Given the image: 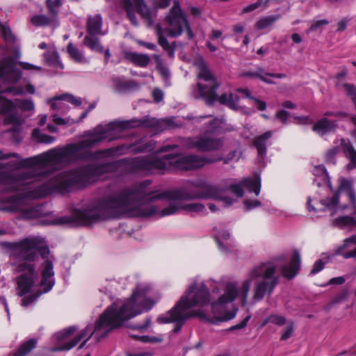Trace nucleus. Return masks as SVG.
I'll return each instance as SVG.
<instances>
[{
    "label": "nucleus",
    "instance_id": "obj_17",
    "mask_svg": "<svg viewBox=\"0 0 356 356\" xmlns=\"http://www.w3.org/2000/svg\"><path fill=\"white\" fill-rule=\"evenodd\" d=\"M188 145L191 148H195L200 152L218 151L224 146V140L220 138L198 137L190 139Z\"/></svg>",
    "mask_w": 356,
    "mask_h": 356
},
{
    "label": "nucleus",
    "instance_id": "obj_22",
    "mask_svg": "<svg viewBox=\"0 0 356 356\" xmlns=\"http://www.w3.org/2000/svg\"><path fill=\"white\" fill-rule=\"evenodd\" d=\"M340 146L344 156L349 161L346 169L349 171L356 168V149L350 140L341 138Z\"/></svg>",
    "mask_w": 356,
    "mask_h": 356
},
{
    "label": "nucleus",
    "instance_id": "obj_28",
    "mask_svg": "<svg viewBox=\"0 0 356 356\" xmlns=\"http://www.w3.org/2000/svg\"><path fill=\"white\" fill-rule=\"evenodd\" d=\"M138 13L143 19L147 21L149 25H152L153 19L149 8L145 3L143 0H133Z\"/></svg>",
    "mask_w": 356,
    "mask_h": 356
},
{
    "label": "nucleus",
    "instance_id": "obj_16",
    "mask_svg": "<svg viewBox=\"0 0 356 356\" xmlns=\"http://www.w3.org/2000/svg\"><path fill=\"white\" fill-rule=\"evenodd\" d=\"M26 177L23 174L13 175L6 172H0V184L6 187L3 193H13L26 191L28 184L24 182Z\"/></svg>",
    "mask_w": 356,
    "mask_h": 356
},
{
    "label": "nucleus",
    "instance_id": "obj_50",
    "mask_svg": "<svg viewBox=\"0 0 356 356\" xmlns=\"http://www.w3.org/2000/svg\"><path fill=\"white\" fill-rule=\"evenodd\" d=\"M269 317L270 323L281 326L285 324L286 323V318L283 316L273 314L270 315Z\"/></svg>",
    "mask_w": 356,
    "mask_h": 356
},
{
    "label": "nucleus",
    "instance_id": "obj_58",
    "mask_svg": "<svg viewBox=\"0 0 356 356\" xmlns=\"http://www.w3.org/2000/svg\"><path fill=\"white\" fill-rule=\"evenodd\" d=\"M244 204L248 210H251L254 208L259 207L261 205V202L257 200H247L244 201Z\"/></svg>",
    "mask_w": 356,
    "mask_h": 356
},
{
    "label": "nucleus",
    "instance_id": "obj_61",
    "mask_svg": "<svg viewBox=\"0 0 356 356\" xmlns=\"http://www.w3.org/2000/svg\"><path fill=\"white\" fill-rule=\"evenodd\" d=\"M6 92L13 93L14 95H23L24 93V90L23 87H9L6 89Z\"/></svg>",
    "mask_w": 356,
    "mask_h": 356
},
{
    "label": "nucleus",
    "instance_id": "obj_48",
    "mask_svg": "<svg viewBox=\"0 0 356 356\" xmlns=\"http://www.w3.org/2000/svg\"><path fill=\"white\" fill-rule=\"evenodd\" d=\"M325 263L323 259H319L315 261L312 268L310 270L309 275L313 276L321 272L325 267Z\"/></svg>",
    "mask_w": 356,
    "mask_h": 356
},
{
    "label": "nucleus",
    "instance_id": "obj_47",
    "mask_svg": "<svg viewBox=\"0 0 356 356\" xmlns=\"http://www.w3.org/2000/svg\"><path fill=\"white\" fill-rule=\"evenodd\" d=\"M314 175L316 177H321L322 180L327 179L328 178V172L323 165H318L314 167Z\"/></svg>",
    "mask_w": 356,
    "mask_h": 356
},
{
    "label": "nucleus",
    "instance_id": "obj_59",
    "mask_svg": "<svg viewBox=\"0 0 356 356\" xmlns=\"http://www.w3.org/2000/svg\"><path fill=\"white\" fill-rule=\"evenodd\" d=\"M276 118L283 123H286L289 118V112L285 110H280L276 113Z\"/></svg>",
    "mask_w": 356,
    "mask_h": 356
},
{
    "label": "nucleus",
    "instance_id": "obj_46",
    "mask_svg": "<svg viewBox=\"0 0 356 356\" xmlns=\"http://www.w3.org/2000/svg\"><path fill=\"white\" fill-rule=\"evenodd\" d=\"M16 104L22 111H32L34 108L33 102L30 99H19Z\"/></svg>",
    "mask_w": 356,
    "mask_h": 356
},
{
    "label": "nucleus",
    "instance_id": "obj_13",
    "mask_svg": "<svg viewBox=\"0 0 356 356\" xmlns=\"http://www.w3.org/2000/svg\"><path fill=\"white\" fill-rule=\"evenodd\" d=\"M44 4L48 15H35L31 19V22L35 26H50L53 29L59 25L58 14L63 5L62 0H45Z\"/></svg>",
    "mask_w": 356,
    "mask_h": 356
},
{
    "label": "nucleus",
    "instance_id": "obj_20",
    "mask_svg": "<svg viewBox=\"0 0 356 356\" xmlns=\"http://www.w3.org/2000/svg\"><path fill=\"white\" fill-rule=\"evenodd\" d=\"M170 201L171 202L168 207H165L160 211V216L172 215L179 210H185L191 212H201L205 208L204 205L202 203L182 204L179 202L181 200Z\"/></svg>",
    "mask_w": 356,
    "mask_h": 356
},
{
    "label": "nucleus",
    "instance_id": "obj_55",
    "mask_svg": "<svg viewBox=\"0 0 356 356\" xmlns=\"http://www.w3.org/2000/svg\"><path fill=\"white\" fill-rule=\"evenodd\" d=\"M329 24V21L327 19H321L314 22V23L311 25L309 30L311 31H314L321 26L327 25Z\"/></svg>",
    "mask_w": 356,
    "mask_h": 356
},
{
    "label": "nucleus",
    "instance_id": "obj_26",
    "mask_svg": "<svg viewBox=\"0 0 356 356\" xmlns=\"http://www.w3.org/2000/svg\"><path fill=\"white\" fill-rule=\"evenodd\" d=\"M213 105L218 102L221 105H225L232 110H237V104L239 102V97L234 95L232 92L229 95L223 93L218 95L217 92L214 95Z\"/></svg>",
    "mask_w": 356,
    "mask_h": 356
},
{
    "label": "nucleus",
    "instance_id": "obj_11",
    "mask_svg": "<svg viewBox=\"0 0 356 356\" xmlns=\"http://www.w3.org/2000/svg\"><path fill=\"white\" fill-rule=\"evenodd\" d=\"M165 22L170 26L168 31L170 36L177 37L181 35L183 31L186 29L188 39H193L194 34L190 27L189 22L183 13L178 1H174L172 7L170 9L168 14L165 18Z\"/></svg>",
    "mask_w": 356,
    "mask_h": 356
},
{
    "label": "nucleus",
    "instance_id": "obj_56",
    "mask_svg": "<svg viewBox=\"0 0 356 356\" xmlns=\"http://www.w3.org/2000/svg\"><path fill=\"white\" fill-rule=\"evenodd\" d=\"M261 3H262V0H257V2L251 3L247 6L244 7L243 9V13H250V12H252V11L256 10L257 8H258L259 7V6L261 4Z\"/></svg>",
    "mask_w": 356,
    "mask_h": 356
},
{
    "label": "nucleus",
    "instance_id": "obj_36",
    "mask_svg": "<svg viewBox=\"0 0 356 356\" xmlns=\"http://www.w3.org/2000/svg\"><path fill=\"white\" fill-rule=\"evenodd\" d=\"M116 127L121 130L139 128V120L137 118H132L127 120H122L115 122Z\"/></svg>",
    "mask_w": 356,
    "mask_h": 356
},
{
    "label": "nucleus",
    "instance_id": "obj_10",
    "mask_svg": "<svg viewBox=\"0 0 356 356\" xmlns=\"http://www.w3.org/2000/svg\"><path fill=\"white\" fill-rule=\"evenodd\" d=\"M175 160V154L164 155L161 158H151L140 156L132 158L133 173L143 172L145 173L159 172L164 174L165 171L173 168L170 161Z\"/></svg>",
    "mask_w": 356,
    "mask_h": 356
},
{
    "label": "nucleus",
    "instance_id": "obj_2",
    "mask_svg": "<svg viewBox=\"0 0 356 356\" xmlns=\"http://www.w3.org/2000/svg\"><path fill=\"white\" fill-rule=\"evenodd\" d=\"M150 289L151 286L148 284H138L131 298L122 306L118 308L116 303L112 304L99 316L95 326L87 325L73 339H70V337L77 330L76 326H70L57 332L55 337L59 343L63 344L60 347L52 348V351L69 350L79 342L83 341L79 346V348H81L92 337H94L97 341H100L112 330L121 327L126 321L149 311L154 305L153 300L147 296Z\"/></svg>",
    "mask_w": 356,
    "mask_h": 356
},
{
    "label": "nucleus",
    "instance_id": "obj_34",
    "mask_svg": "<svg viewBox=\"0 0 356 356\" xmlns=\"http://www.w3.org/2000/svg\"><path fill=\"white\" fill-rule=\"evenodd\" d=\"M122 5L123 8L127 12V17L131 24L135 26L138 25L137 17L131 0H122Z\"/></svg>",
    "mask_w": 356,
    "mask_h": 356
},
{
    "label": "nucleus",
    "instance_id": "obj_24",
    "mask_svg": "<svg viewBox=\"0 0 356 356\" xmlns=\"http://www.w3.org/2000/svg\"><path fill=\"white\" fill-rule=\"evenodd\" d=\"M273 132L268 131L253 138L252 145L257 149V154L261 157L266 154L268 140L272 138Z\"/></svg>",
    "mask_w": 356,
    "mask_h": 356
},
{
    "label": "nucleus",
    "instance_id": "obj_18",
    "mask_svg": "<svg viewBox=\"0 0 356 356\" xmlns=\"http://www.w3.org/2000/svg\"><path fill=\"white\" fill-rule=\"evenodd\" d=\"M22 78V72L17 69L15 60L8 56L0 64V79L10 83H16Z\"/></svg>",
    "mask_w": 356,
    "mask_h": 356
},
{
    "label": "nucleus",
    "instance_id": "obj_9",
    "mask_svg": "<svg viewBox=\"0 0 356 356\" xmlns=\"http://www.w3.org/2000/svg\"><path fill=\"white\" fill-rule=\"evenodd\" d=\"M195 65L198 70L197 78L200 80L197 84L200 96L207 105L212 106L215 99L214 95L220 84L210 71L202 57L197 59Z\"/></svg>",
    "mask_w": 356,
    "mask_h": 356
},
{
    "label": "nucleus",
    "instance_id": "obj_39",
    "mask_svg": "<svg viewBox=\"0 0 356 356\" xmlns=\"http://www.w3.org/2000/svg\"><path fill=\"white\" fill-rule=\"evenodd\" d=\"M334 224L340 227L346 226L355 227L356 220L352 216H343L335 218Z\"/></svg>",
    "mask_w": 356,
    "mask_h": 356
},
{
    "label": "nucleus",
    "instance_id": "obj_7",
    "mask_svg": "<svg viewBox=\"0 0 356 356\" xmlns=\"http://www.w3.org/2000/svg\"><path fill=\"white\" fill-rule=\"evenodd\" d=\"M132 158H124L117 161L102 163H90L72 168L77 188H83L95 182L101 176L115 173L124 168V172L133 173Z\"/></svg>",
    "mask_w": 356,
    "mask_h": 356
},
{
    "label": "nucleus",
    "instance_id": "obj_4",
    "mask_svg": "<svg viewBox=\"0 0 356 356\" xmlns=\"http://www.w3.org/2000/svg\"><path fill=\"white\" fill-rule=\"evenodd\" d=\"M280 259L274 261H265L259 265L254 266L248 273L247 279L245 280L241 290L238 291V283L236 281L226 282L224 293L218 300L211 302L212 312L214 314L226 307L228 303L234 302L238 296L243 305H246L248 297L251 286L252 281L262 278L264 280L258 282L254 288L253 299L255 302L264 299L266 296H270L279 283V277L276 276V266Z\"/></svg>",
    "mask_w": 356,
    "mask_h": 356
},
{
    "label": "nucleus",
    "instance_id": "obj_25",
    "mask_svg": "<svg viewBox=\"0 0 356 356\" xmlns=\"http://www.w3.org/2000/svg\"><path fill=\"white\" fill-rule=\"evenodd\" d=\"M139 120V127L145 128H154L156 129H164L171 125L172 121L170 120H165L160 121L155 118H152L148 115L144 116Z\"/></svg>",
    "mask_w": 356,
    "mask_h": 356
},
{
    "label": "nucleus",
    "instance_id": "obj_40",
    "mask_svg": "<svg viewBox=\"0 0 356 356\" xmlns=\"http://www.w3.org/2000/svg\"><path fill=\"white\" fill-rule=\"evenodd\" d=\"M46 62L50 65H59L63 68V65L59 60L58 54L56 51H47L44 54Z\"/></svg>",
    "mask_w": 356,
    "mask_h": 356
},
{
    "label": "nucleus",
    "instance_id": "obj_35",
    "mask_svg": "<svg viewBox=\"0 0 356 356\" xmlns=\"http://www.w3.org/2000/svg\"><path fill=\"white\" fill-rule=\"evenodd\" d=\"M67 51L70 58L77 63H82L84 60L82 53L72 42L67 46Z\"/></svg>",
    "mask_w": 356,
    "mask_h": 356
},
{
    "label": "nucleus",
    "instance_id": "obj_23",
    "mask_svg": "<svg viewBox=\"0 0 356 356\" xmlns=\"http://www.w3.org/2000/svg\"><path fill=\"white\" fill-rule=\"evenodd\" d=\"M337 123L335 120H330L327 118H322L317 120L312 126V131L321 135L335 131Z\"/></svg>",
    "mask_w": 356,
    "mask_h": 356
},
{
    "label": "nucleus",
    "instance_id": "obj_44",
    "mask_svg": "<svg viewBox=\"0 0 356 356\" xmlns=\"http://www.w3.org/2000/svg\"><path fill=\"white\" fill-rule=\"evenodd\" d=\"M54 100H65L75 106H80L81 104V100L72 95H62L58 97H55Z\"/></svg>",
    "mask_w": 356,
    "mask_h": 356
},
{
    "label": "nucleus",
    "instance_id": "obj_62",
    "mask_svg": "<svg viewBox=\"0 0 356 356\" xmlns=\"http://www.w3.org/2000/svg\"><path fill=\"white\" fill-rule=\"evenodd\" d=\"M229 234L227 232H223L222 233H219L218 235L215 236L216 242L218 243V245H223V242L221 239L227 240L229 238Z\"/></svg>",
    "mask_w": 356,
    "mask_h": 356
},
{
    "label": "nucleus",
    "instance_id": "obj_37",
    "mask_svg": "<svg viewBox=\"0 0 356 356\" xmlns=\"http://www.w3.org/2000/svg\"><path fill=\"white\" fill-rule=\"evenodd\" d=\"M158 43L162 47V48L168 51V56L171 58L174 56L175 50V42L174 45L171 46L167 38L163 36L161 33H159Z\"/></svg>",
    "mask_w": 356,
    "mask_h": 356
},
{
    "label": "nucleus",
    "instance_id": "obj_38",
    "mask_svg": "<svg viewBox=\"0 0 356 356\" xmlns=\"http://www.w3.org/2000/svg\"><path fill=\"white\" fill-rule=\"evenodd\" d=\"M340 147L339 146H334L328 149L325 153V161L327 164H336L337 156L339 153Z\"/></svg>",
    "mask_w": 356,
    "mask_h": 356
},
{
    "label": "nucleus",
    "instance_id": "obj_51",
    "mask_svg": "<svg viewBox=\"0 0 356 356\" xmlns=\"http://www.w3.org/2000/svg\"><path fill=\"white\" fill-rule=\"evenodd\" d=\"M4 123L6 124H19V118L17 115L8 114L4 119Z\"/></svg>",
    "mask_w": 356,
    "mask_h": 356
},
{
    "label": "nucleus",
    "instance_id": "obj_52",
    "mask_svg": "<svg viewBox=\"0 0 356 356\" xmlns=\"http://www.w3.org/2000/svg\"><path fill=\"white\" fill-rule=\"evenodd\" d=\"M250 317H251L250 315L247 316L241 323L230 327L228 329V330L232 331V330H240V329L245 328L247 326V324H248L249 320L250 319Z\"/></svg>",
    "mask_w": 356,
    "mask_h": 356
},
{
    "label": "nucleus",
    "instance_id": "obj_14",
    "mask_svg": "<svg viewBox=\"0 0 356 356\" xmlns=\"http://www.w3.org/2000/svg\"><path fill=\"white\" fill-rule=\"evenodd\" d=\"M220 159L221 158H211L196 154H191L177 159L175 154V160L170 161V163H172L174 169L191 170L201 168L207 164L218 162Z\"/></svg>",
    "mask_w": 356,
    "mask_h": 356
},
{
    "label": "nucleus",
    "instance_id": "obj_8",
    "mask_svg": "<svg viewBox=\"0 0 356 356\" xmlns=\"http://www.w3.org/2000/svg\"><path fill=\"white\" fill-rule=\"evenodd\" d=\"M77 188L72 170L60 172L54 177L50 179L33 189L24 193L27 198L36 200L45 197L52 193H65L72 189Z\"/></svg>",
    "mask_w": 356,
    "mask_h": 356
},
{
    "label": "nucleus",
    "instance_id": "obj_42",
    "mask_svg": "<svg viewBox=\"0 0 356 356\" xmlns=\"http://www.w3.org/2000/svg\"><path fill=\"white\" fill-rule=\"evenodd\" d=\"M347 95L349 96L356 109V86L353 83H346L343 85Z\"/></svg>",
    "mask_w": 356,
    "mask_h": 356
},
{
    "label": "nucleus",
    "instance_id": "obj_53",
    "mask_svg": "<svg viewBox=\"0 0 356 356\" xmlns=\"http://www.w3.org/2000/svg\"><path fill=\"white\" fill-rule=\"evenodd\" d=\"M13 105L11 101L3 104L0 108V113L3 115H7L13 110Z\"/></svg>",
    "mask_w": 356,
    "mask_h": 356
},
{
    "label": "nucleus",
    "instance_id": "obj_60",
    "mask_svg": "<svg viewBox=\"0 0 356 356\" xmlns=\"http://www.w3.org/2000/svg\"><path fill=\"white\" fill-rule=\"evenodd\" d=\"M293 332V325L291 323L286 327V330L282 334L281 339L282 340L288 339L291 336Z\"/></svg>",
    "mask_w": 356,
    "mask_h": 356
},
{
    "label": "nucleus",
    "instance_id": "obj_1",
    "mask_svg": "<svg viewBox=\"0 0 356 356\" xmlns=\"http://www.w3.org/2000/svg\"><path fill=\"white\" fill-rule=\"evenodd\" d=\"M152 184L145 180L136 184L133 188H124L118 193L99 200L95 206L84 211L77 210L71 216H66V224L71 226H87L108 218L127 217H150L157 213L156 207L149 206L143 208L136 206L142 200L150 202L165 199L167 200H218L226 206H231L234 200L224 196L225 189L213 185L204 179L188 181L187 187L167 190L162 192L147 191Z\"/></svg>",
    "mask_w": 356,
    "mask_h": 356
},
{
    "label": "nucleus",
    "instance_id": "obj_64",
    "mask_svg": "<svg viewBox=\"0 0 356 356\" xmlns=\"http://www.w3.org/2000/svg\"><path fill=\"white\" fill-rule=\"evenodd\" d=\"M346 194L348 197V200H349V202L351 204V205L353 207L355 206L356 205V195H355V193L353 188L350 189L348 191H347Z\"/></svg>",
    "mask_w": 356,
    "mask_h": 356
},
{
    "label": "nucleus",
    "instance_id": "obj_5",
    "mask_svg": "<svg viewBox=\"0 0 356 356\" xmlns=\"http://www.w3.org/2000/svg\"><path fill=\"white\" fill-rule=\"evenodd\" d=\"M87 136L88 138L86 139L76 143L67 144L58 151L55 149L51 150L42 156L44 161L52 160L57 162H63L68 158H76L78 160L87 161L92 159L95 156H111L122 155L129 150L134 154L141 153L152 151L154 148L151 142L136 147H134L137 143H133L99 150L92 154L89 149L106 138V131L105 129L98 130L97 128H95L94 131H90Z\"/></svg>",
    "mask_w": 356,
    "mask_h": 356
},
{
    "label": "nucleus",
    "instance_id": "obj_6",
    "mask_svg": "<svg viewBox=\"0 0 356 356\" xmlns=\"http://www.w3.org/2000/svg\"><path fill=\"white\" fill-rule=\"evenodd\" d=\"M210 302V294L207 285L204 282L198 284L197 282H194L171 309L157 318V322L161 324L174 323L172 332L178 333L181 330L185 321L193 316H200L213 324L227 321L236 316L237 309L229 312L225 316L216 318L215 320L207 318L206 314L201 312H187L190 308L197 305H207Z\"/></svg>",
    "mask_w": 356,
    "mask_h": 356
},
{
    "label": "nucleus",
    "instance_id": "obj_57",
    "mask_svg": "<svg viewBox=\"0 0 356 356\" xmlns=\"http://www.w3.org/2000/svg\"><path fill=\"white\" fill-rule=\"evenodd\" d=\"M34 164L35 163L32 161V159H27L22 161L20 163H15L13 166L16 169H19L27 166H31Z\"/></svg>",
    "mask_w": 356,
    "mask_h": 356
},
{
    "label": "nucleus",
    "instance_id": "obj_41",
    "mask_svg": "<svg viewBox=\"0 0 356 356\" xmlns=\"http://www.w3.org/2000/svg\"><path fill=\"white\" fill-rule=\"evenodd\" d=\"M33 136L34 138L38 137V141L40 143L49 144L53 143L55 140L54 136L47 134H40L38 129H34L33 131Z\"/></svg>",
    "mask_w": 356,
    "mask_h": 356
},
{
    "label": "nucleus",
    "instance_id": "obj_19",
    "mask_svg": "<svg viewBox=\"0 0 356 356\" xmlns=\"http://www.w3.org/2000/svg\"><path fill=\"white\" fill-rule=\"evenodd\" d=\"M352 184L350 181L346 178H341L340 179V184L338 189L334 192L332 197H326L320 201L321 204L325 208L332 211L331 216H333L335 212L337 206L339 204V197L341 191H348L352 189Z\"/></svg>",
    "mask_w": 356,
    "mask_h": 356
},
{
    "label": "nucleus",
    "instance_id": "obj_21",
    "mask_svg": "<svg viewBox=\"0 0 356 356\" xmlns=\"http://www.w3.org/2000/svg\"><path fill=\"white\" fill-rule=\"evenodd\" d=\"M27 198L24 193L17 194L6 197L0 200L2 206L0 210L3 211L16 213L22 209L23 200Z\"/></svg>",
    "mask_w": 356,
    "mask_h": 356
},
{
    "label": "nucleus",
    "instance_id": "obj_27",
    "mask_svg": "<svg viewBox=\"0 0 356 356\" xmlns=\"http://www.w3.org/2000/svg\"><path fill=\"white\" fill-rule=\"evenodd\" d=\"M125 58L135 65L140 67H146L151 60L147 54L136 52H127Z\"/></svg>",
    "mask_w": 356,
    "mask_h": 356
},
{
    "label": "nucleus",
    "instance_id": "obj_32",
    "mask_svg": "<svg viewBox=\"0 0 356 356\" xmlns=\"http://www.w3.org/2000/svg\"><path fill=\"white\" fill-rule=\"evenodd\" d=\"M242 184L249 192L255 193L258 195L261 189V181L259 178L257 180L252 178H247L242 180Z\"/></svg>",
    "mask_w": 356,
    "mask_h": 356
},
{
    "label": "nucleus",
    "instance_id": "obj_33",
    "mask_svg": "<svg viewBox=\"0 0 356 356\" xmlns=\"http://www.w3.org/2000/svg\"><path fill=\"white\" fill-rule=\"evenodd\" d=\"M278 19V15H268L264 17L256 22L254 27L257 30L265 29L270 27Z\"/></svg>",
    "mask_w": 356,
    "mask_h": 356
},
{
    "label": "nucleus",
    "instance_id": "obj_3",
    "mask_svg": "<svg viewBox=\"0 0 356 356\" xmlns=\"http://www.w3.org/2000/svg\"><path fill=\"white\" fill-rule=\"evenodd\" d=\"M11 256L21 264L17 277L18 295L24 296L22 306L34 303L42 294L50 291L55 284L53 261L48 259L49 246H8Z\"/></svg>",
    "mask_w": 356,
    "mask_h": 356
},
{
    "label": "nucleus",
    "instance_id": "obj_49",
    "mask_svg": "<svg viewBox=\"0 0 356 356\" xmlns=\"http://www.w3.org/2000/svg\"><path fill=\"white\" fill-rule=\"evenodd\" d=\"M256 72H257V74H258L259 75L261 76H257V79H260L263 82L268 83V84H270V85L275 84V81H273L270 79H268L266 77L267 76V74H270V73L266 72L263 67H257Z\"/></svg>",
    "mask_w": 356,
    "mask_h": 356
},
{
    "label": "nucleus",
    "instance_id": "obj_12",
    "mask_svg": "<svg viewBox=\"0 0 356 356\" xmlns=\"http://www.w3.org/2000/svg\"><path fill=\"white\" fill-rule=\"evenodd\" d=\"M87 34L83 39V44L92 51L102 53L103 46L100 44L98 35H103L102 17L100 14L90 15L86 22Z\"/></svg>",
    "mask_w": 356,
    "mask_h": 356
},
{
    "label": "nucleus",
    "instance_id": "obj_45",
    "mask_svg": "<svg viewBox=\"0 0 356 356\" xmlns=\"http://www.w3.org/2000/svg\"><path fill=\"white\" fill-rule=\"evenodd\" d=\"M243 188H244V186L242 184V181H241L238 184L229 185L227 188V190L231 191L238 197H242L244 195ZM225 191L227 190V188H225Z\"/></svg>",
    "mask_w": 356,
    "mask_h": 356
},
{
    "label": "nucleus",
    "instance_id": "obj_30",
    "mask_svg": "<svg viewBox=\"0 0 356 356\" xmlns=\"http://www.w3.org/2000/svg\"><path fill=\"white\" fill-rule=\"evenodd\" d=\"M47 241L45 238L40 236H30L22 239L19 242L8 243L2 242L0 245H45Z\"/></svg>",
    "mask_w": 356,
    "mask_h": 356
},
{
    "label": "nucleus",
    "instance_id": "obj_43",
    "mask_svg": "<svg viewBox=\"0 0 356 356\" xmlns=\"http://www.w3.org/2000/svg\"><path fill=\"white\" fill-rule=\"evenodd\" d=\"M156 65V69L161 72V74H163L164 76H169V72L168 69L164 66L163 60L161 59V56L158 54H154L153 56Z\"/></svg>",
    "mask_w": 356,
    "mask_h": 356
},
{
    "label": "nucleus",
    "instance_id": "obj_15",
    "mask_svg": "<svg viewBox=\"0 0 356 356\" xmlns=\"http://www.w3.org/2000/svg\"><path fill=\"white\" fill-rule=\"evenodd\" d=\"M280 259L279 264L276 266L280 268L282 276L286 280H292L298 274L301 268V257L298 250H295L293 256L286 261L284 256H279L270 260L269 261H274L275 259Z\"/></svg>",
    "mask_w": 356,
    "mask_h": 356
},
{
    "label": "nucleus",
    "instance_id": "obj_29",
    "mask_svg": "<svg viewBox=\"0 0 356 356\" xmlns=\"http://www.w3.org/2000/svg\"><path fill=\"white\" fill-rule=\"evenodd\" d=\"M115 84L119 91H129L138 88V84L134 80H127L124 78H117L115 79Z\"/></svg>",
    "mask_w": 356,
    "mask_h": 356
},
{
    "label": "nucleus",
    "instance_id": "obj_63",
    "mask_svg": "<svg viewBox=\"0 0 356 356\" xmlns=\"http://www.w3.org/2000/svg\"><path fill=\"white\" fill-rule=\"evenodd\" d=\"M152 97L156 102H159L163 99V92L159 88H155L152 91Z\"/></svg>",
    "mask_w": 356,
    "mask_h": 356
},
{
    "label": "nucleus",
    "instance_id": "obj_31",
    "mask_svg": "<svg viewBox=\"0 0 356 356\" xmlns=\"http://www.w3.org/2000/svg\"><path fill=\"white\" fill-rule=\"evenodd\" d=\"M37 342L36 339H31L24 341L12 356H25L35 348Z\"/></svg>",
    "mask_w": 356,
    "mask_h": 356
},
{
    "label": "nucleus",
    "instance_id": "obj_54",
    "mask_svg": "<svg viewBox=\"0 0 356 356\" xmlns=\"http://www.w3.org/2000/svg\"><path fill=\"white\" fill-rule=\"evenodd\" d=\"M345 281H346L345 278L342 276L336 277H333V278L330 279V281L327 284H325L322 286H327L328 285H334V284L341 285L343 283H345Z\"/></svg>",
    "mask_w": 356,
    "mask_h": 356
}]
</instances>
